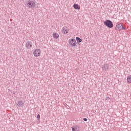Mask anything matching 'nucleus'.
<instances>
[{
    "label": "nucleus",
    "instance_id": "obj_1",
    "mask_svg": "<svg viewBox=\"0 0 131 131\" xmlns=\"http://www.w3.org/2000/svg\"><path fill=\"white\" fill-rule=\"evenodd\" d=\"M25 5L27 8H29L30 9H34L36 6L35 2L33 0H29Z\"/></svg>",
    "mask_w": 131,
    "mask_h": 131
},
{
    "label": "nucleus",
    "instance_id": "obj_2",
    "mask_svg": "<svg viewBox=\"0 0 131 131\" xmlns=\"http://www.w3.org/2000/svg\"><path fill=\"white\" fill-rule=\"evenodd\" d=\"M103 23L104 25L107 27H108V28H113V23H112L111 20L107 19L104 21Z\"/></svg>",
    "mask_w": 131,
    "mask_h": 131
},
{
    "label": "nucleus",
    "instance_id": "obj_3",
    "mask_svg": "<svg viewBox=\"0 0 131 131\" xmlns=\"http://www.w3.org/2000/svg\"><path fill=\"white\" fill-rule=\"evenodd\" d=\"M40 54H41L40 49H36L33 51V55L34 57H39V56H40Z\"/></svg>",
    "mask_w": 131,
    "mask_h": 131
},
{
    "label": "nucleus",
    "instance_id": "obj_4",
    "mask_svg": "<svg viewBox=\"0 0 131 131\" xmlns=\"http://www.w3.org/2000/svg\"><path fill=\"white\" fill-rule=\"evenodd\" d=\"M70 30L68 28V27L64 26L61 29V33L64 35L68 34V33H69Z\"/></svg>",
    "mask_w": 131,
    "mask_h": 131
},
{
    "label": "nucleus",
    "instance_id": "obj_5",
    "mask_svg": "<svg viewBox=\"0 0 131 131\" xmlns=\"http://www.w3.org/2000/svg\"><path fill=\"white\" fill-rule=\"evenodd\" d=\"M69 43L71 47H76V40L74 39H70L69 40Z\"/></svg>",
    "mask_w": 131,
    "mask_h": 131
},
{
    "label": "nucleus",
    "instance_id": "obj_6",
    "mask_svg": "<svg viewBox=\"0 0 131 131\" xmlns=\"http://www.w3.org/2000/svg\"><path fill=\"white\" fill-rule=\"evenodd\" d=\"M116 30H122V29L124 30L126 29V28L122 26V24L120 23L116 25L115 27Z\"/></svg>",
    "mask_w": 131,
    "mask_h": 131
},
{
    "label": "nucleus",
    "instance_id": "obj_7",
    "mask_svg": "<svg viewBox=\"0 0 131 131\" xmlns=\"http://www.w3.org/2000/svg\"><path fill=\"white\" fill-rule=\"evenodd\" d=\"M27 49L30 50L32 48V43L31 41H28L26 43Z\"/></svg>",
    "mask_w": 131,
    "mask_h": 131
},
{
    "label": "nucleus",
    "instance_id": "obj_8",
    "mask_svg": "<svg viewBox=\"0 0 131 131\" xmlns=\"http://www.w3.org/2000/svg\"><path fill=\"white\" fill-rule=\"evenodd\" d=\"M72 131H79V126L78 125L73 126L72 127Z\"/></svg>",
    "mask_w": 131,
    "mask_h": 131
},
{
    "label": "nucleus",
    "instance_id": "obj_9",
    "mask_svg": "<svg viewBox=\"0 0 131 131\" xmlns=\"http://www.w3.org/2000/svg\"><path fill=\"white\" fill-rule=\"evenodd\" d=\"M52 36L53 37L55 38V39H58V38H59V34H58V33H53Z\"/></svg>",
    "mask_w": 131,
    "mask_h": 131
},
{
    "label": "nucleus",
    "instance_id": "obj_10",
    "mask_svg": "<svg viewBox=\"0 0 131 131\" xmlns=\"http://www.w3.org/2000/svg\"><path fill=\"white\" fill-rule=\"evenodd\" d=\"M73 8L75 10H80V6L77 4H74L73 5Z\"/></svg>",
    "mask_w": 131,
    "mask_h": 131
},
{
    "label": "nucleus",
    "instance_id": "obj_11",
    "mask_svg": "<svg viewBox=\"0 0 131 131\" xmlns=\"http://www.w3.org/2000/svg\"><path fill=\"white\" fill-rule=\"evenodd\" d=\"M108 68H109V65H108L107 64H104L103 67V69L105 71H107V70L108 69Z\"/></svg>",
    "mask_w": 131,
    "mask_h": 131
},
{
    "label": "nucleus",
    "instance_id": "obj_12",
    "mask_svg": "<svg viewBox=\"0 0 131 131\" xmlns=\"http://www.w3.org/2000/svg\"><path fill=\"white\" fill-rule=\"evenodd\" d=\"M127 82L128 83H131V75H129L127 77Z\"/></svg>",
    "mask_w": 131,
    "mask_h": 131
},
{
    "label": "nucleus",
    "instance_id": "obj_13",
    "mask_svg": "<svg viewBox=\"0 0 131 131\" xmlns=\"http://www.w3.org/2000/svg\"><path fill=\"white\" fill-rule=\"evenodd\" d=\"M76 40H77V42H81L82 41V39L78 37H76Z\"/></svg>",
    "mask_w": 131,
    "mask_h": 131
},
{
    "label": "nucleus",
    "instance_id": "obj_14",
    "mask_svg": "<svg viewBox=\"0 0 131 131\" xmlns=\"http://www.w3.org/2000/svg\"><path fill=\"white\" fill-rule=\"evenodd\" d=\"M18 105H19V106L20 105H23V102H22V101H19L18 102Z\"/></svg>",
    "mask_w": 131,
    "mask_h": 131
},
{
    "label": "nucleus",
    "instance_id": "obj_15",
    "mask_svg": "<svg viewBox=\"0 0 131 131\" xmlns=\"http://www.w3.org/2000/svg\"><path fill=\"white\" fill-rule=\"evenodd\" d=\"M37 119H40V115L39 114H38L37 116Z\"/></svg>",
    "mask_w": 131,
    "mask_h": 131
},
{
    "label": "nucleus",
    "instance_id": "obj_16",
    "mask_svg": "<svg viewBox=\"0 0 131 131\" xmlns=\"http://www.w3.org/2000/svg\"><path fill=\"white\" fill-rule=\"evenodd\" d=\"M83 120L84 121H88V119L85 118L83 119Z\"/></svg>",
    "mask_w": 131,
    "mask_h": 131
}]
</instances>
